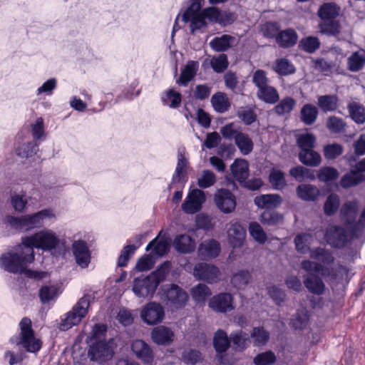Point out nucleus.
<instances>
[{
	"mask_svg": "<svg viewBox=\"0 0 365 365\" xmlns=\"http://www.w3.org/2000/svg\"><path fill=\"white\" fill-rule=\"evenodd\" d=\"M344 148L341 144L334 143L323 147L324 157L327 160H333L342 155Z\"/></svg>",
	"mask_w": 365,
	"mask_h": 365,
	"instance_id": "nucleus-52",
	"label": "nucleus"
},
{
	"mask_svg": "<svg viewBox=\"0 0 365 365\" xmlns=\"http://www.w3.org/2000/svg\"><path fill=\"white\" fill-rule=\"evenodd\" d=\"M153 276L136 278L134 280L133 291L138 297L145 298L152 296L158 287V281Z\"/></svg>",
	"mask_w": 365,
	"mask_h": 365,
	"instance_id": "nucleus-10",
	"label": "nucleus"
},
{
	"mask_svg": "<svg viewBox=\"0 0 365 365\" xmlns=\"http://www.w3.org/2000/svg\"><path fill=\"white\" fill-rule=\"evenodd\" d=\"M273 70L279 76H288L296 71L294 66L285 58H277Z\"/></svg>",
	"mask_w": 365,
	"mask_h": 365,
	"instance_id": "nucleus-45",
	"label": "nucleus"
},
{
	"mask_svg": "<svg viewBox=\"0 0 365 365\" xmlns=\"http://www.w3.org/2000/svg\"><path fill=\"white\" fill-rule=\"evenodd\" d=\"M182 21L185 23L190 22V29L191 34H194L195 31L205 28L207 26L206 19L202 10H191L187 12L185 10L182 16Z\"/></svg>",
	"mask_w": 365,
	"mask_h": 365,
	"instance_id": "nucleus-15",
	"label": "nucleus"
},
{
	"mask_svg": "<svg viewBox=\"0 0 365 365\" xmlns=\"http://www.w3.org/2000/svg\"><path fill=\"white\" fill-rule=\"evenodd\" d=\"M251 280V274L247 270H240L231 278V284L238 289H244Z\"/></svg>",
	"mask_w": 365,
	"mask_h": 365,
	"instance_id": "nucleus-48",
	"label": "nucleus"
},
{
	"mask_svg": "<svg viewBox=\"0 0 365 365\" xmlns=\"http://www.w3.org/2000/svg\"><path fill=\"white\" fill-rule=\"evenodd\" d=\"M257 97L267 103H275L279 100V94L276 88L269 85L259 88Z\"/></svg>",
	"mask_w": 365,
	"mask_h": 365,
	"instance_id": "nucleus-42",
	"label": "nucleus"
},
{
	"mask_svg": "<svg viewBox=\"0 0 365 365\" xmlns=\"http://www.w3.org/2000/svg\"><path fill=\"white\" fill-rule=\"evenodd\" d=\"M297 41V33L294 29L289 28L281 30L275 41L280 48H289L293 47Z\"/></svg>",
	"mask_w": 365,
	"mask_h": 365,
	"instance_id": "nucleus-23",
	"label": "nucleus"
},
{
	"mask_svg": "<svg viewBox=\"0 0 365 365\" xmlns=\"http://www.w3.org/2000/svg\"><path fill=\"white\" fill-rule=\"evenodd\" d=\"M300 120L307 125H313L319 115L318 108L312 103L304 104L300 110Z\"/></svg>",
	"mask_w": 365,
	"mask_h": 365,
	"instance_id": "nucleus-32",
	"label": "nucleus"
},
{
	"mask_svg": "<svg viewBox=\"0 0 365 365\" xmlns=\"http://www.w3.org/2000/svg\"><path fill=\"white\" fill-rule=\"evenodd\" d=\"M235 145L244 155H249L254 148V143L250 136L244 133H240L236 136Z\"/></svg>",
	"mask_w": 365,
	"mask_h": 365,
	"instance_id": "nucleus-41",
	"label": "nucleus"
},
{
	"mask_svg": "<svg viewBox=\"0 0 365 365\" xmlns=\"http://www.w3.org/2000/svg\"><path fill=\"white\" fill-rule=\"evenodd\" d=\"M230 339L227 333L222 329H218L213 337V346L218 354L225 353L230 345Z\"/></svg>",
	"mask_w": 365,
	"mask_h": 365,
	"instance_id": "nucleus-36",
	"label": "nucleus"
},
{
	"mask_svg": "<svg viewBox=\"0 0 365 365\" xmlns=\"http://www.w3.org/2000/svg\"><path fill=\"white\" fill-rule=\"evenodd\" d=\"M230 341L235 350L242 351L250 344V336L242 330L233 331L230 335Z\"/></svg>",
	"mask_w": 365,
	"mask_h": 365,
	"instance_id": "nucleus-31",
	"label": "nucleus"
},
{
	"mask_svg": "<svg viewBox=\"0 0 365 365\" xmlns=\"http://www.w3.org/2000/svg\"><path fill=\"white\" fill-rule=\"evenodd\" d=\"M221 252V246L215 240H205L199 245L197 253L202 259L217 257Z\"/></svg>",
	"mask_w": 365,
	"mask_h": 365,
	"instance_id": "nucleus-16",
	"label": "nucleus"
},
{
	"mask_svg": "<svg viewBox=\"0 0 365 365\" xmlns=\"http://www.w3.org/2000/svg\"><path fill=\"white\" fill-rule=\"evenodd\" d=\"M340 205L339 195L331 193L326 199L324 204V212L327 216L334 215L338 210Z\"/></svg>",
	"mask_w": 365,
	"mask_h": 365,
	"instance_id": "nucleus-49",
	"label": "nucleus"
},
{
	"mask_svg": "<svg viewBox=\"0 0 365 365\" xmlns=\"http://www.w3.org/2000/svg\"><path fill=\"white\" fill-rule=\"evenodd\" d=\"M73 252L76 262L81 267H87L91 260V253L84 241H76L73 244Z\"/></svg>",
	"mask_w": 365,
	"mask_h": 365,
	"instance_id": "nucleus-19",
	"label": "nucleus"
},
{
	"mask_svg": "<svg viewBox=\"0 0 365 365\" xmlns=\"http://www.w3.org/2000/svg\"><path fill=\"white\" fill-rule=\"evenodd\" d=\"M211 103L215 110L223 113L230 108V102L227 95L222 92H217L211 98Z\"/></svg>",
	"mask_w": 365,
	"mask_h": 365,
	"instance_id": "nucleus-38",
	"label": "nucleus"
},
{
	"mask_svg": "<svg viewBox=\"0 0 365 365\" xmlns=\"http://www.w3.org/2000/svg\"><path fill=\"white\" fill-rule=\"evenodd\" d=\"M309 257L316 261L317 264H323L325 267L331 269V273L329 275H326V278L335 279L337 277L338 269H343V267L338 264H334V257L332 253L328 250L316 247L309 250Z\"/></svg>",
	"mask_w": 365,
	"mask_h": 365,
	"instance_id": "nucleus-4",
	"label": "nucleus"
},
{
	"mask_svg": "<svg viewBox=\"0 0 365 365\" xmlns=\"http://www.w3.org/2000/svg\"><path fill=\"white\" fill-rule=\"evenodd\" d=\"M161 101L164 106L170 108H178L182 103V95L175 91L173 88H169L165 91L161 95Z\"/></svg>",
	"mask_w": 365,
	"mask_h": 365,
	"instance_id": "nucleus-33",
	"label": "nucleus"
},
{
	"mask_svg": "<svg viewBox=\"0 0 365 365\" xmlns=\"http://www.w3.org/2000/svg\"><path fill=\"white\" fill-rule=\"evenodd\" d=\"M346 126V122L341 118L330 116L327 121V128L334 133H340L344 131Z\"/></svg>",
	"mask_w": 365,
	"mask_h": 365,
	"instance_id": "nucleus-60",
	"label": "nucleus"
},
{
	"mask_svg": "<svg viewBox=\"0 0 365 365\" xmlns=\"http://www.w3.org/2000/svg\"><path fill=\"white\" fill-rule=\"evenodd\" d=\"M283 220V216L274 210H265L260 216L263 225H275Z\"/></svg>",
	"mask_w": 365,
	"mask_h": 365,
	"instance_id": "nucleus-56",
	"label": "nucleus"
},
{
	"mask_svg": "<svg viewBox=\"0 0 365 365\" xmlns=\"http://www.w3.org/2000/svg\"><path fill=\"white\" fill-rule=\"evenodd\" d=\"M131 349L135 356L144 363H151L153 360V354L150 346L144 341L137 339L133 341Z\"/></svg>",
	"mask_w": 365,
	"mask_h": 365,
	"instance_id": "nucleus-18",
	"label": "nucleus"
},
{
	"mask_svg": "<svg viewBox=\"0 0 365 365\" xmlns=\"http://www.w3.org/2000/svg\"><path fill=\"white\" fill-rule=\"evenodd\" d=\"M199 68L197 61H189L182 69L179 78L176 83L180 86H187L195 78Z\"/></svg>",
	"mask_w": 365,
	"mask_h": 365,
	"instance_id": "nucleus-24",
	"label": "nucleus"
},
{
	"mask_svg": "<svg viewBox=\"0 0 365 365\" xmlns=\"http://www.w3.org/2000/svg\"><path fill=\"white\" fill-rule=\"evenodd\" d=\"M250 336L254 339V343L257 346L265 344L269 339V332L263 327H255Z\"/></svg>",
	"mask_w": 365,
	"mask_h": 365,
	"instance_id": "nucleus-61",
	"label": "nucleus"
},
{
	"mask_svg": "<svg viewBox=\"0 0 365 365\" xmlns=\"http://www.w3.org/2000/svg\"><path fill=\"white\" fill-rule=\"evenodd\" d=\"M140 317L143 321L148 325L157 324L164 319V308L159 303H148L142 309Z\"/></svg>",
	"mask_w": 365,
	"mask_h": 365,
	"instance_id": "nucleus-11",
	"label": "nucleus"
},
{
	"mask_svg": "<svg viewBox=\"0 0 365 365\" xmlns=\"http://www.w3.org/2000/svg\"><path fill=\"white\" fill-rule=\"evenodd\" d=\"M151 337L157 344L168 345L173 341L174 333L167 327L158 326L152 331Z\"/></svg>",
	"mask_w": 365,
	"mask_h": 365,
	"instance_id": "nucleus-22",
	"label": "nucleus"
},
{
	"mask_svg": "<svg viewBox=\"0 0 365 365\" xmlns=\"http://www.w3.org/2000/svg\"><path fill=\"white\" fill-rule=\"evenodd\" d=\"M297 195L304 201H314L320 195L319 190L311 184H301L297 187Z\"/></svg>",
	"mask_w": 365,
	"mask_h": 365,
	"instance_id": "nucleus-26",
	"label": "nucleus"
},
{
	"mask_svg": "<svg viewBox=\"0 0 365 365\" xmlns=\"http://www.w3.org/2000/svg\"><path fill=\"white\" fill-rule=\"evenodd\" d=\"M299 47L303 51L312 53L320 47V41L317 37L308 36L300 41Z\"/></svg>",
	"mask_w": 365,
	"mask_h": 365,
	"instance_id": "nucleus-57",
	"label": "nucleus"
},
{
	"mask_svg": "<svg viewBox=\"0 0 365 365\" xmlns=\"http://www.w3.org/2000/svg\"><path fill=\"white\" fill-rule=\"evenodd\" d=\"M298 157L299 161L306 166L317 167L322 162L321 155L314 149L305 152H299Z\"/></svg>",
	"mask_w": 365,
	"mask_h": 365,
	"instance_id": "nucleus-39",
	"label": "nucleus"
},
{
	"mask_svg": "<svg viewBox=\"0 0 365 365\" xmlns=\"http://www.w3.org/2000/svg\"><path fill=\"white\" fill-rule=\"evenodd\" d=\"M296 101L292 97H285L274 107L275 113L279 115L289 113L295 107Z\"/></svg>",
	"mask_w": 365,
	"mask_h": 365,
	"instance_id": "nucleus-55",
	"label": "nucleus"
},
{
	"mask_svg": "<svg viewBox=\"0 0 365 365\" xmlns=\"http://www.w3.org/2000/svg\"><path fill=\"white\" fill-rule=\"evenodd\" d=\"M90 299L89 295H85L78 300L73 309L66 314L65 318L60 324L61 330H68L81 322L88 313L91 302Z\"/></svg>",
	"mask_w": 365,
	"mask_h": 365,
	"instance_id": "nucleus-3",
	"label": "nucleus"
},
{
	"mask_svg": "<svg viewBox=\"0 0 365 365\" xmlns=\"http://www.w3.org/2000/svg\"><path fill=\"white\" fill-rule=\"evenodd\" d=\"M237 115L247 125H252L257 120V115L251 108L241 107L237 110Z\"/></svg>",
	"mask_w": 365,
	"mask_h": 365,
	"instance_id": "nucleus-62",
	"label": "nucleus"
},
{
	"mask_svg": "<svg viewBox=\"0 0 365 365\" xmlns=\"http://www.w3.org/2000/svg\"><path fill=\"white\" fill-rule=\"evenodd\" d=\"M153 249L150 254L154 257L163 256L169 250V244L165 239L160 238L159 236L153 239L146 247V251Z\"/></svg>",
	"mask_w": 365,
	"mask_h": 365,
	"instance_id": "nucleus-37",
	"label": "nucleus"
},
{
	"mask_svg": "<svg viewBox=\"0 0 365 365\" xmlns=\"http://www.w3.org/2000/svg\"><path fill=\"white\" fill-rule=\"evenodd\" d=\"M359 203L356 200L347 201L343 204L340 210V216L345 223L349 226V228H359L358 217Z\"/></svg>",
	"mask_w": 365,
	"mask_h": 365,
	"instance_id": "nucleus-14",
	"label": "nucleus"
},
{
	"mask_svg": "<svg viewBox=\"0 0 365 365\" xmlns=\"http://www.w3.org/2000/svg\"><path fill=\"white\" fill-rule=\"evenodd\" d=\"M188 166V160L185 155L180 153L178 155V163L175 168V174L173 176V182L185 183L187 180V168Z\"/></svg>",
	"mask_w": 365,
	"mask_h": 365,
	"instance_id": "nucleus-28",
	"label": "nucleus"
},
{
	"mask_svg": "<svg viewBox=\"0 0 365 365\" xmlns=\"http://www.w3.org/2000/svg\"><path fill=\"white\" fill-rule=\"evenodd\" d=\"M56 218V215L51 209H44L38 212L26 215L21 217H14L9 215L4 216L3 221L12 228L29 226V228H37V225H42L46 222H50Z\"/></svg>",
	"mask_w": 365,
	"mask_h": 365,
	"instance_id": "nucleus-2",
	"label": "nucleus"
},
{
	"mask_svg": "<svg viewBox=\"0 0 365 365\" xmlns=\"http://www.w3.org/2000/svg\"><path fill=\"white\" fill-rule=\"evenodd\" d=\"M254 202L259 208L274 210L282 202V198L279 194H262L256 196Z\"/></svg>",
	"mask_w": 365,
	"mask_h": 365,
	"instance_id": "nucleus-17",
	"label": "nucleus"
},
{
	"mask_svg": "<svg viewBox=\"0 0 365 365\" xmlns=\"http://www.w3.org/2000/svg\"><path fill=\"white\" fill-rule=\"evenodd\" d=\"M173 246L180 252L190 253L195 250V243L190 236L181 235L175 238Z\"/></svg>",
	"mask_w": 365,
	"mask_h": 365,
	"instance_id": "nucleus-34",
	"label": "nucleus"
},
{
	"mask_svg": "<svg viewBox=\"0 0 365 365\" xmlns=\"http://www.w3.org/2000/svg\"><path fill=\"white\" fill-rule=\"evenodd\" d=\"M301 267L308 273L315 272L324 278H326V275L331 274L332 272L331 269L325 267L323 264L308 259L301 262Z\"/></svg>",
	"mask_w": 365,
	"mask_h": 365,
	"instance_id": "nucleus-44",
	"label": "nucleus"
},
{
	"mask_svg": "<svg viewBox=\"0 0 365 365\" xmlns=\"http://www.w3.org/2000/svg\"><path fill=\"white\" fill-rule=\"evenodd\" d=\"M193 275L198 279L212 284L218 282L220 278V271L216 266L200 262L194 267Z\"/></svg>",
	"mask_w": 365,
	"mask_h": 365,
	"instance_id": "nucleus-8",
	"label": "nucleus"
},
{
	"mask_svg": "<svg viewBox=\"0 0 365 365\" xmlns=\"http://www.w3.org/2000/svg\"><path fill=\"white\" fill-rule=\"evenodd\" d=\"M364 181L365 174H359L354 168L341 178L339 183L343 188L346 189L356 186Z\"/></svg>",
	"mask_w": 365,
	"mask_h": 365,
	"instance_id": "nucleus-29",
	"label": "nucleus"
},
{
	"mask_svg": "<svg viewBox=\"0 0 365 365\" xmlns=\"http://www.w3.org/2000/svg\"><path fill=\"white\" fill-rule=\"evenodd\" d=\"M246 230H230L228 239L230 245L233 247H241L245 241L246 236Z\"/></svg>",
	"mask_w": 365,
	"mask_h": 365,
	"instance_id": "nucleus-58",
	"label": "nucleus"
},
{
	"mask_svg": "<svg viewBox=\"0 0 365 365\" xmlns=\"http://www.w3.org/2000/svg\"><path fill=\"white\" fill-rule=\"evenodd\" d=\"M57 242V238L53 235L43 231L34 236L25 237L14 251L0 257V266L11 273H25L28 277L42 279L46 276L45 272L27 269L34 260V248L51 250L56 247Z\"/></svg>",
	"mask_w": 365,
	"mask_h": 365,
	"instance_id": "nucleus-1",
	"label": "nucleus"
},
{
	"mask_svg": "<svg viewBox=\"0 0 365 365\" xmlns=\"http://www.w3.org/2000/svg\"><path fill=\"white\" fill-rule=\"evenodd\" d=\"M346 230H327L325 236L327 242L334 247H341L346 242Z\"/></svg>",
	"mask_w": 365,
	"mask_h": 365,
	"instance_id": "nucleus-35",
	"label": "nucleus"
},
{
	"mask_svg": "<svg viewBox=\"0 0 365 365\" xmlns=\"http://www.w3.org/2000/svg\"><path fill=\"white\" fill-rule=\"evenodd\" d=\"M113 339L108 341H98L90 346L88 356L91 360L98 362H103L110 360L114 354Z\"/></svg>",
	"mask_w": 365,
	"mask_h": 365,
	"instance_id": "nucleus-6",
	"label": "nucleus"
},
{
	"mask_svg": "<svg viewBox=\"0 0 365 365\" xmlns=\"http://www.w3.org/2000/svg\"><path fill=\"white\" fill-rule=\"evenodd\" d=\"M210 65L215 72L222 73L229 66L227 56L222 53L218 56H214L210 61Z\"/></svg>",
	"mask_w": 365,
	"mask_h": 365,
	"instance_id": "nucleus-59",
	"label": "nucleus"
},
{
	"mask_svg": "<svg viewBox=\"0 0 365 365\" xmlns=\"http://www.w3.org/2000/svg\"><path fill=\"white\" fill-rule=\"evenodd\" d=\"M209 307L217 313H227L235 309L234 297L228 292H222L212 297L208 303Z\"/></svg>",
	"mask_w": 365,
	"mask_h": 365,
	"instance_id": "nucleus-9",
	"label": "nucleus"
},
{
	"mask_svg": "<svg viewBox=\"0 0 365 365\" xmlns=\"http://www.w3.org/2000/svg\"><path fill=\"white\" fill-rule=\"evenodd\" d=\"M319 29L322 34L328 36H336L340 34L341 26L339 21L329 20L324 21V22L320 24Z\"/></svg>",
	"mask_w": 365,
	"mask_h": 365,
	"instance_id": "nucleus-50",
	"label": "nucleus"
},
{
	"mask_svg": "<svg viewBox=\"0 0 365 365\" xmlns=\"http://www.w3.org/2000/svg\"><path fill=\"white\" fill-rule=\"evenodd\" d=\"M347 109L351 118L357 124H364L365 123V108L355 101L350 102L347 106Z\"/></svg>",
	"mask_w": 365,
	"mask_h": 365,
	"instance_id": "nucleus-40",
	"label": "nucleus"
},
{
	"mask_svg": "<svg viewBox=\"0 0 365 365\" xmlns=\"http://www.w3.org/2000/svg\"><path fill=\"white\" fill-rule=\"evenodd\" d=\"M316 138L312 133L299 135L297 138V144L300 152L313 150L315 146Z\"/></svg>",
	"mask_w": 365,
	"mask_h": 365,
	"instance_id": "nucleus-51",
	"label": "nucleus"
},
{
	"mask_svg": "<svg viewBox=\"0 0 365 365\" xmlns=\"http://www.w3.org/2000/svg\"><path fill=\"white\" fill-rule=\"evenodd\" d=\"M237 43L236 38L229 34L213 38L210 42V46L216 52H225L232 48Z\"/></svg>",
	"mask_w": 365,
	"mask_h": 365,
	"instance_id": "nucleus-21",
	"label": "nucleus"
},
{
	"mask_svg": "<svg viewBox=\"0 0 365 365\" xmlns=\"http://www.w3.org/2000/svg\"><path fill=\"white\" fill-rule=\"evenodd\" d=\"M38 148V144L34 140L19 143L16 148V154L20 158H28L36 154Z\"/></svg>",
	"mask_w": 365,
	"mask_h": 365,
	"instance_id": "nucleus-43",
	"label": "nucleus"
},
{
	"mask_svg": "<svg viewBox=\"0 0 365 365\" xmlns=\"http://www.w3.org/2000/svg\"><path fill=\"white\" fill-rule=\"evenodd\" d=\"M214 202L217 207L225 214L232 212L237 205L235 195L227 188H220L214 194Z\"/></svg>",
	"mask_w": 365,
	"mask_h": 365,
	"instance_id": "nucleus-7",
	"label": "nucleus"
},
{
	"mask_svg": "<svg viewBox=\"0 0 365 365\" xmlns=\"http://www.w3.org/2000/svg\"><path fill=\"white\" fill-rule=\"evenodd\" d=\"M205 201V195L202 190L194 189L190 191L183 203L182 210L187 214H195L199 212Z\"/></svg>",
	"mask_w": 365,
	"mask_h": 365,
	"instance_id": "nucleus-12",
	"label": "nucleus"
},
{
	"mask_svg": "<svg viewBox=\"0 0 365 365\" xmlns=\"http://www.w3.org/2000/svg\"><path fill=\"white\" fill-rule=\"evenodd\" d=\"M339 173L338 170L331 166L322 167L317 174V179L322 182L328 183L338 179Z\"/></svg>",
	"mask_w": 365,
	"mask_h": 365,
	"instance_id": "nucleus-47",
	"label": "nucleus"
},
{
	"mask_svg": "<svg viewBox=\"0 0 365 365\" xmlns=\"http://www.w3.org/2000/svg\"><path fill=\"white\" fill-rule=\"evenodd\" d=\"M268 180L274 190H282L287 185L284 173L275 168L270 170Z\"/></svg>",
	"mask_w": 365,
	"mask_h": 365,
	"instance_id": "nucleus-46",
	"label": "nucleus"
},
{
	"mask_svg": "<svg viewBox=\"0 0 365 365\" xmlns=\"http://www.w3.org/2000/svg\"><path fill=\"white\" fill-rule=\"evenodd\" d=\"M365 65V58L358 52H355L348 58L349 69L351 71H359Z\"/></svg>",
	"mask_w": 365,
	"mask_h": 365,
	"instance_id": "nucleus-64",
	"label": "nucleus"
},
{
	"mask_svg": "<svg viewBox=\"0 0 365 365\" xmlns=\"http://www.w3.org/2000/svg\"><path fill=\"white\" fill-rule=\"evenodd\" d=\"M340 11L341 9L336 3H324L318 10V16L323 21L335 20Z\"/></svg>",
	"mask_w": 365,
	"mask_h": 365,
	"instance_id": "nucleus-30",
	"label": "nucleus"
},
{
	"mask_svg": "<svg viewBox=\"0 0 365 365\" xmlns=\"http://www.w3.org/2000/svg\"><path fill=\"white\" fill-rule=\"evenodd\" d=\"M309 319V315L306 309H298L291 320V325L295 329H302L307 325Z\"/></svg>",
	"mask_w": 365,
	"mask_h": 365,
	"instance_id": "nucleus-53",
	"label": "nucleus"
},
{
	"mask_svg": "<svg viewBox=\"0 0 365 365\" xmlns=\"http://www.w3.org/2000/svg\"><path fill=\"white\" fill-rule=\"evenodd\" d=\"M216 182L215 174L210 170L202 171V176L197 180V185L200 188L206 189L212 186Z\"/></svg>",
	"mask_w": 365,
	"mask_h": 365,
	"instance_id": "nucleus-63",
	"label": "nucleus"
},
{
	"mask_svg": "<svg viewBox=\"0 0 365 365\" xmlns=\"http://www.w3.org/2000/svg\"><path fill=\"white\" fill-rule=\"evenodd\" d=\"M261 31L264 37L276 41L281 31V25L278 21H267L262 26Z\"/></svg>",
	"mask_w": 365,
	"mask_h": 365,
	"instance_id": "nucleus-54",
	"label": "nucleus"
},
{
	"mask_svg": "<svg viewBox=\"0 0 365 365\" xmlns=\"http://www.w3.org/2000/svg\"><path fill=\"white\" fill-rule=\"evenodd\" d=\"M304 284L309 292L317 295L322 294L325 289L322 279L313 274L304 277Z\"/></svg>",
	"mask_w": 365,
	"mask_h": 365,
	"instance_id": "nucleus-27",
	"label": "nucleus"
},
{
	"mask_svg": "<svg viewBox=\"0 0 365 365\" xmlns=\"http://www.w3.org/2000/svg\"><path fill=\"white\" fill-rule=\"evenodd\" d=\"M21 341L20 344L29 352H37L41 347L39 339L34 336V331L31 328V321L27 317L21 319L20 324Z\"/></svg>",
	"mask_w": 365,
	"mask_h": 365,
	"instance_id": "nucleus-5",
	"label": "nucleus"
},
{
	"mask_svg": "<svg viewBox=\"0 0 365 365\" xmlns=\"http://www.w3.org/2000/svg\"><path fill=\"white\" fill-rule=\"evenodd\" d=\"M231 173L240 185L245 182L249 176V164L247 160L237 158L230 165Z\"/></svg>",
	"mask_w": 365,
	"mask_h": 365,
	"instance_id": "nucleus-20",
	"label": "nucleus"
},
{
	"mask_svg": "<svg viewBox=\"0 0 365 365\" xmlns=\"http://www.w3.org/2000/svg\"><path fill=\"white\" fill-rule=\"evenodd\" d=\"M339 101L336 94L322 95L317 98V106L324 113L334 112L339 108Z\"/></svg>",
	"mask_w": 365,
	"mask_h": 365,
	"instance_id": "nucleus-25",
	"label": "nucleus"
},
{
	"mask_svg": "<svg viewBox=\"0 0 365 365\" xmlns=\"http://www.w3.org/2000/svg\"><path fill=\"white\" fill-rule=\"evenodd\" d=\"M164 292L167 304L175 308L183 307L188 299L186 292L176 284H170L164 289Z\"/></svg>",
	"mask_w": 365,
	"mask_h": 365,
	"instance_id": "nucleus-13",
	"label": "nucleus"
}]
</instances>
